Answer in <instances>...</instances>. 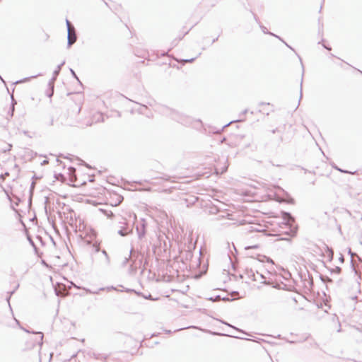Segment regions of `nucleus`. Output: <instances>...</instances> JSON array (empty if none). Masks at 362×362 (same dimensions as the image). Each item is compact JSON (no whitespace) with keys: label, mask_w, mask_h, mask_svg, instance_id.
<instances>
[{"label":"nucleus","mask_w":362,"mask_h":362,"mask_svg":"<svg viewBox=\"0 0 362 362\" xmlns=\"http://www.w3.org/2000/svg\"><path fill=\"white\" fill-rule=\"evenodd\" d=\"M160 112L163 115L182 125L189 126L192 122V119L190 117L168 106L161 107Z\"/></svg>","instance_id":"obj_1"},{"label":"nucleus","mask_w":362,"mask_h":362,"mask_svg":"<svg viewBox=\"0 0 362 362\" xmlns=\"http://www.w3.org/2000/svg\"><path fill=\"white\" fill-rule=\"evenodd\" d=\"M135 228L139 240H141L145 238L147 230V222L145 218H141L140 220L135 221Z\"/></svg>","instance_id":"obj_2"},{"label":"nucleus","mask_w":362,"mask_h":362,"mask_svg":"<svg viewBox=\"0 0 362 362\" xmlns=\"http://www.w3.org/2000/svg\"><path fill=\"white\" fill-rule=\"evenodd\" d=\"M124 226H121V228L117 230V234L122 237H125L129 234L133 233V226H129L126 224L125 220L122 223Z\"/></svg>","instance_id":"obj_3"},{"label":"nucleus","mask_w":362,"mask_h":362,"mask_svg":"<svg viewBox=\"0 0 362 362\" xmlns=\"http://www.w3.org/2000/svg\"><path fill=\"white\" fill-rule=\"evenodd\" d=\"M77 40L76 31L74 27L72 30L67 32V48H70Z\"/></svg>","instance_id":"obj_4"},{"label":"nucleus","mask_w":362,"mask_h":362,"mask_svg":"<svg viewBox=\"0 0 362 362\" xmlns=\"http://www.w3.org/2000/svg\"><path fill=\"white\" fill-rule=\"evenodd\" d=\"M64 64H65V61H63L60 64H59L57 66L56 69L53 71V75H52V78L49 81H51V83H55V81L57 80V78L58 77V76L61 71L62 67L64 65Z\"/></svg>","instance_id":"obj_5"},{"label":"nucleus","mask_w":362,"mask_h":362,"mask_svg":"<svg viewBox=\"0 0 362 362\" xmlns=\"http://www.w3.org/2000/svg\"><path fill=\"white\" fill-rule=\"evenodd\" d=\"M24 332H27V333H31V334H39L40 335V339L39 341H37V344L41 346L43 344V337H44V334L42 332H35V331H33V330H29L28 329H25L24 327H21Z\"/></svg>","instance_id":"obj_6"},{"label":"nucleus","mask_w":362,"mask_h":362,"mask_svg":"<svg viewBox=\"0 0 362 362\" xmlns=\"http://www.w3.org/2000/svg\"><path fill=\"white\" fill-rule=\"evenodd\" d=\"M90 356L96 360H101L103 361L104 362H107V360L109 355L93 352L91 354Z\"/></svg>","instance_id":"obj_7"},{"label":"nucleus","mask_w":362,"mask_h":362,"mask_svg":"<svg viewBox=\"0 0 362 362\" xmlns=\"http://www.w3.org/2000/svg\"><path fill=\"white\" fill-rule=\"evenodd\" d=\"M54 83H51V81L48 82L47 89L46 90L45 94L46 95L51 98L54 95Z\"/></svg>","instance_id":"obj_8"},{"label":"nucleus","mask_w":362,"mask_h":362,"mask_svg":"<svg viewBox=\"0 0 362 362\" xmlns=\"http://www.w3.org/2000/svg\"><path fill=\"white\" fill-rule=\"evenodd\" d=\"M18 288H19V284H18L12 291L7 292V296L6 298V300L8 303V305L11 310H12L11 305L10 303L11 298L16 293V291H17V289Z\"/></svg>","instance_id":"obj_9"},{"label":"nucleus","mask_w":362,"mask_h":362,"mask_svg":"<svg viewBox=\"0 0 362 362\" xmlns=\"http://www.w3.org/2000/svg\"><path fill=\"white\" fill-rule=\"evenodd\" d=\"M245 274L252 281H257L255 272L252 269H245Z\"/></svg>","instance_id":"obj_10"},{"label":"nucleus","mask_w":362,"mask_h":362,"mask_svg":"<svg viewBox=\"0 0 362 362\" xmlns=\"http://www.w3.org/2000/svg\"><path fill=\"white\" fill-rule=\"evenodd\" d=\"M332 168L342 173H345V174H351V175H355L357 173V171L355 170V171H350V170H341V168H340L339 167H338L336 164H332Z\"/></svg>","instance_id":"obj_11"},{"label":"nucleus","mask_w":362,"mask_h":362,"mask_svg":"<svg viewBox=\"0 0 362 362\" xmlns=\"http://www.w3.org/2000/svg\"><path fill=\"white\" fill-rule=\"evenodd\" d=\"M14 112H15V107H13V105H11L8 110V112H7V117H6V119H7L6 123L7 124L10 121L11 118L13 117Z\"/></svg>","instance_id":"obj_12"},{"label":"nucleus","mask_w":362,"mask_h":362,"mask_svg":"<svg viewBox=\"0 0 362 362\" xmlns=\"http://www.w3.org/2000/svg\"><path fill=\"white\" fill-rule=\"evenodd\" d=\"M41 75H42L41 74H38L37 75L32 76H30V77H25V78H23V79H20V80L14 82L13 84H18V83L27 82V81H29L31 78H36L38 76H41Z\"/></svg>","instance_id":"obj_13"},{"label":"nucleus","mask_w":362,"mask_h":362,"mask_svg":"<svg viewBox=\"0 0 362 362\" xmlns=\"http://www.w3.org/2000/svg\"><path fill=\"white\" fill-rule=\"evenodd\" d=\"M119 291L120 292L124 291V292L128 293H134L138 296H140L143 295V293H141V291H136V290H134L133 288H124V290H120Z\"/></svg>","instance_id":"obj_14"},{"label":"nucleus","mask_w":362,"mask_h":362,"mask_svg":"<svg viewBox=\"0 0 362 362\" xmlns=\"http://www.w3.org/2000/svg\"><path fill=\"white\" fill-rule=\"evenodd\" d=\"M99 291H107L109 292L111 291H119L120 290H118L116 287H115L113 286H106V287H101L99 288Z\"/></svg>","instance_id":"obj_15"},{"label":"nucleus","mask_w":362,"mask_h":362,"mask_svg":"<svg viewBox=\"0 0 362 362\" xmlns=\"http://www.w3.org/2000/svg\"><path fill=\"white\" fill-rule=\"evenodd\" d=\"M92 248H93V251L94 252H98L99 251H100V243L95 241V243H93L92 244Z\"/></svg>","instance_id":"obj_16"},{"label":"nucleus","mask_w":362,"mask_h":362,"mask_svg":"<svg viewBox=\"0 0 362 362\" xmlns=\"http://www.w3.org/2000/svg\"><path fill=\"white\" fill-rule=\"evenodd\" d=\"M262 283L265 285H270L272 286L273 288H278L279 289L281 287L277 284H274L272 281L270 280H268V281H266L264 280V281H262Z\"/></svg>","instance_id":"obj_17"},{"label":"nucleus","mask_w":362,"mask_h":362,"mask_svg":"<svg viewBox=\"0 0 362 362\" xmlns=\"http://www.w3.org/2000/svg\"><path fill=\"white\" fill-rule=\"evenodd\" d=\"M95 122H104L103 115L101 113H98L94 116Z\"/></svg>","instance_id":"obj_18"},{"label":"nucleus","mask_w":362,"mask_h":362,"mask_svg":"<svg viewBox=\"0 0 362 362\" xmlns=\"http://www.w3.org/2000/svg\"><path fill=\"white\" fill-rule=\"evenodd\" d=\"M101 252L103 255V256H105L106 264L109 265L110 263V259L107 251L105 250H102Z\"/></svg>","instance_id":"obj_19"},{"label":"nucleus","mask_w":362,"mask_h":362,"mask_svg":"<svg viewBox=\"0 0 362 362\" xmlns=\"http://www.w3.org/2000/svg\"><path fill=\"white\" fill-rule=\"evenodd\" d=\"M206 300H210L211 302L219 301V300H221V295H216L215 296L206 298Z\"/></svg>","instance_id":"obj_20"},{"label":"nucleus","mask_w":362,"mask_h":362,"mask_svg":"<svg viewBox=\"0 0 362 362\" xmlns=\"http://www.w3.org/2000/svg\"><path fill=\"white\" fill-rule=\"evenodd\" d=\"M320 278L323 283L332 282V280L327 276L320 275Z\"/></svg>","instance_id":"obj_21"},{"label":"nucleus","mask_w":362,"mask_h":362,"mask_svg":"<svg viewBox=\"0 0 362 362\" xmlns=\"http://www.w3.org/2000/svg\"><path fill=\"white\" fill-rule=\"evenodd\" d=\"M197 57H193L190 59H180L177 60L178 62H182V65L185 64L186 63H192L193 62Z\"/></svg>","instance_id":"obj_22"},{"label":"nucleus","mask_w":362,"mask_h":362,"mask_svg":"<svg viewBox=\"0 0 362 362\" xmlns=\"http://www.w3.org/2000/svg\"><path fill=\"white\" fill-rule=\"evenodd\" d=\"M221 300H223L224 302H231V301L235 300V298H229L228 296H221Z\"/></svg>","instance_id":"obj_23"},{"label":"nucleus","mask_w":362,"mask_h":362,"mask_svg":"<svg viewBox=\"0 0 362 362\" xmlns=\"http://www.w3.org/2000/svg\"><path fill=\"white\" fill-rule=\"evenodd\" d=\"M34 188H35V182H33L31 183V185H30V198H29V202L31 201L32 199V197H33V191L34 190Z\"/></svg>","instance_id":"obj_24"},{"label":"nucleus","mask_w":362,"mask_h":362,"mask_svg":"<svg viewBox=\"0 0 362 362\" xmlns=\"http://www.w3.org/2000/svg\"><path fill=\"white\" fill-rule=\"evenodd\" d=\"M220 322H221V323H223V324H224V325H227V326L230 327H232L233 329H235V330H237V331L241 332V331H240V329H239L238 328L235 327V326H233V325H230V323H228V322H226V321H224V320H220Z\"/></svg>","instance_id":"obj_25"},{"label":"nucleus","mask_w":362,"mask_h":362,"mask_svg":"<svg viewBox=\"0 0 362 362\" xmlns=\"http://www.w3.org/2000/svg\"><path fill=\"white\" fill-rule=\"evenodd\" d=\"M331 273L340 274L341 272V269L339 267H335L334 269H330Z\"/></svg>","instance_id":"obj_26"},{"label":"nucleus","mask_w":362,"mask_h":362,"mask_svg":"<svg viewBox=\"0 0 362 362\" xmlns=\"http://www.w3.org/2000/svg\"><path fill=\"white\" fill-rule=\"evenodd\" d=\"M66 25L67 32H69V30H72V27H74V26L72 25L71 23L68 19H66Z\"/></svg>","instance_id":"obj_27"},{"label":"nucleus","mask_w":362,"mask_h":362,"mask_svg":"<svg viewBox=\"0 0 362 362\" xmlns=\"http://www.w3.org/2000/svg\"><path fill=\"white\" fill-rule=\"evenodd\" d=\"M69 71H70V73H71V76H73V78H74L77 81H79V78H78V76L76 75L75 71L71 68L69 69Z\"/></svg>","instance_id":"obj_28"},{"label":"nucleus","mask_w":362,"mask_h":362,"mask_svg":"<svg viewBox=\"0 0 362 362\" xmlns=\"http://www.w3.org/2000/svg\"><path fill=\"white\" fill-rule=\"evenodd\" d=\"M28 240L29 241V243L33 247L34 250L36 251L37 250V247L35 245L33 239L30 236H28Z\"/></svg>","instance_id":"obj_29"},{"label":"nucleus","mask_w":362,"mask_h":362,"mask_svg":"<svg viewBox=\"0 0 362 362\" xmlns=\"http://www.w3.org/2000/svg\"><path fill=\"white\" fill-rule=\"evenodd\" d=\"M78 161H79V165H85L86 166L87 168H90V166L89 165V164L86 163L85 161H83V160H81V158L76 157V158Z\"/></svg>","instance_id":"obj_30"},{"label":"nucleus","mask_w":362,"mask_h":362,"mask_svg":"<svg viewBox=\"0 0 362 362\" xmlns=\"http://www.w3.org/2000/svg\"><path fill=\"white\" fill-rule=\"evenodd\" d=\"M259 25V28H261L262 31L264 33V34H267L269 33V30H267V28L263 25L262 24V23Z\"/></svg>","instance_id":"obj_31"},{"label":"nucleus","mask_w":362,"mask_h":362,"mask_svg":"<svg viewBox=\"0 0 362 362\" xmlns=\"http://www.w3.org/2000/svg\"><path fill=\"white\" fill-rule=\"evenodd\" d=\"M250 12L252 13L253 18H254L255 21H256V23L259 25L261 23V22H260L258 16L252 11H250Z\"/></svg>","instance_id":"obj_32"},{"label":"nucleus","mask_w":362,"mask_h":362,"mask_svg":"<svg viewBox=\"0 0 362 362\" xmlns=\"http://www.w3.org/2000/svg\"><path fill=\"white\" fill-rule=\"evenodd\" d=\"M303 79V76L302 75L300 85V98H299V102L300 101V100L302 98V96H303V93H302Z\"/></svg>","instance_id":"obj_33"},{"label":"nucleus","mask_w":362,"mask_h":362,"mask_svg":"<svg viewBox=\"0 0 362 362\" xmlns=\"http://www.w3.org/2000/svg\"><path fill=\"white\" fill-rule=\"evenodd\" d=\"M324 42V39H322L320 42H318V44H321L322 45L323 47L325 49H326L327 50H331V47L328 46V45H326L325 44L322 43Z\"/></svg>","instance_id":"obj_34"},{"label":"nucleus","mask_w":362,"mask_h":362,"mask_svg":"<svg viewBox=\"0 0 362 362\" xmlns=\"http://www.w3.org/2000/svg\"><path fill=\"white\" fill-rule=\"evenodd\" d=\"M244 120H245L244 119H237V120L231 121L228 124H225L224 126H223L222 129H223L225 127L229 126L233 122H242V121H244Z\"/></svg>","instance_id":"obj_35"},{"label":"nucleus","mask_w":362,"mask_h":362,"mask_svg":"<svg viewBox=\"0 0 362 362\" xmlns=\"http://www.w3.org/2000/svg\"><path fill=\"white\" fill-rule=\"evenodd\" d=\"M141 296H142L145 299H148V300H154V298L152 297L151 294H150V293L148 296H146L143 293V295H141Z\"/></svg>","instance_id":"obj_36"},{"label":"nucleus","mask_w":362,"mask_h":362,"mask_svg":"<svg viewBox=\"0 0 362 362\" xmlns=\"http://www.w3.org/2000/svg\"><path fill=\"white\" fill-rule=\"evenodd\" d=\"M257 248H259V245H253L246 246L245 247V250L257 249Z\"/></svg>","instance_id":"obj_37"},{"label":"nucleus","mask_w":362,"mask_h":362,"mask_svg":"<svg viewBox=\"0 0 362 362\" xmlns=\"http://www.w3.org/2000/svg\"><path fill=\"white\" fill-rule=\"evenodd\" d=\"M295 52V54H297L298 58H299V60L300 62V64H301V66H302V74L303 76L304 75V66H303V62H302V59L301 57L297 54V52H296V51L294 52Z\"/></svg>","instance_id":"obj_38"},{"label":"nucleus","mask_w":362,"mask_h":362,"mask_svg":"<svg viewBox=\"0 0 362 362\" xmlns=\"http://www.w3.org/2000/svg\"><path fill=\"white\" fill-rule=\"evenodd\" d=\"M11 98V105H13L15 107V105L17 103L16 100L13 98V93L10 94Z\"/></svg>","instance_id":"obj_39"},{"label":"nucleus","mask_w":362,"mask_h":362,"mask_svg":"<svg viewBox=\"0 0 362 362\" xmlns=\"http://www.w3.org/2000/svg\"><path fill=\"white\" fill-rule=\"evenodd\" d=\"M329 251H333L332 247H329L328 245H325V252L327 255H329Z\"/></svg>","instance_id":"obj_40"},{"label":"nucleus","mask_w":362,"mask_h":362,"mask_svg":"<svg viewBox=\"0 0 362 362\" xmlns=\"http://www.w3.org/2000/svg\"><path fill=\"white\" fill-rule=\"evenodd\" d=\"M329 257V260L332 261L334 257V251H329V255H327Z\"/></svg>","instance_id":"obj_41"},{"label":"nucleus","mask_w":362,"mask_h":362,"mask_svg":"<svg viewBox=\"0 0 362 362\" xmlns=\"http://www.w3.org/2000/svg\"><path fill=\"white\" fill-rule=\"evenodd\" d=\"M217 211H218V209H217V208H216V207H212V208H211V209H210V211H209V212H210L211 214H216V213H217Z\"/></svg>","instance_id":"obj_42"},{"label":"nucleus","mask_w":362,"mask_h":362,"mask_svg":"<svg viewBox=\"0 0 362 362\" xmlns=\"http://www.w3.org/2000/svg\"><path fill=\"white\" fill-rule=\"evenodd\" d=\"M87 293L93 294V291H91L90 288H83Z\"/></svg>","instance_id":"obj_43"},{"label":"nucleus","mask_w":362,"mask_h":362,"mask_svg":"<svg viewBox=\"0 0 362 362\" xmlns=\"http://www.w3.org/2000/svg\"><path fill=\"white\" fill-rule=\"evenodd\" d=\"M128 262H129V258L125 257L124 261H123V262H122V265L125 266Z\"/></svg>","instance_id":"obj_44"},{"label":"nucleus","mask_w":362,"mask_h":362,"mask_svg":"<svg viewBox=\"0 0 362 362\" xmlns=\"http://www.w3.org/2000/svg\"><path fill=\"white\" fill-rule=\"evenodd\" d=\"M54 124V117H52L49 122V125L52 126Z\"/></svg>","instance_id":"obj_45"},{"label":"nucleus","mask_w":362,"mask_h":362,"mask_svg":"<svg viewBox=\"0 0 362 362\" xmlns=\"http://www.w3.org/2000/svg\"><path fill=\"white\" fill-rule=\"evenodd\" d=\"M339 260L341 262H342V263L344 262V256H343L341 254L340 255V257H339Z\"/></svg>","instance_id":"obj_46"},{"label":"nucleus","mask_w":362,"mask_h":362,"mask_svg":"<svg viewBox=\"0 0 362 362\" xmlns=\"http://www.w3.org/2000/svg\"><path fill=\"white\" fill-rule=\"evenodd\" d=\"M284 45L288 47L289 49H291V50H293V52H295V49L291 47L288 44H287L286 42H284Z\"/></svg>","instance_id":"obj_47"},{"label":"nucleus","mask_w":362,"mask_h":362,"mask_svg":"<svg viewBox=\"0 0 362 362\" xmlns=\"http://www.w3.org/2000/svg\"><path fill=\"white\" fill-rule=\"evenodd\" d=\"M248 112V110L247 109L244 110L240 115V117L242 116V115H245L247 112Z\"/></svg>","instance_id":"obj_48"},{"label":"nucleus","mask_w":362,"mask_h":362,"mask_svg":"<svg viewBox=\"0 0 362 362\" xmlns=\"http://www.w3.org/2000/svg\"><path fill=\"white\" fill-rule=\"evenodd\" d=\"M279 132V130L278 128H276V129H274L272 130V134H275V133Z\"/></svg>","instance_id":"obj_49"},{"label":"nucleus","mask_w":362,"mask_h":362,"mask_svg":"<svg viewBox=\"0 0 362 362\" xmlns=\"http://www.w3.org/2000/svg\"><path fill=\"white\" fill-rule=\"evenodd\" d=\"M283 214H284V215H285V216H286L291 217V213H289V212H285V211H284V212H283Z\"/></svg>","instance_id":"obj_50"},{"label":"nucleus","mask_w":362,"mask_h":362,"mask_svg":"<svg viewBox=\"0 0 362 362\" xmlns=\"http://www.w3.org/2000/svg\"><path fill=\"white\" fill-rule=\"evenodd\" d=\"M256 273L257 275H259V276L262 279H265V277L262 274H259L258 272H257Z\"/></svg>","instance_id":"obj_51"},{"label":"nucleus","mask_w":362,"mask_h":362,"mask_svg":"<svg viewBox=\"0 0 362 362\" xmlns=\"http://www.w3.org/2000/svg\"><path fill=\"white\" fill-rule=\"evenodd\" d=\"M269 105V103H264V102H261V103H259V106H262V105Z\"/></svg>","instance_id":"obj_52"},{"label":"nucleus","mask_w":362,"mask_h":362,"mask_svg":"<svg viewBox=\"0 0 362 362\" xmlns=\"http://www.w3.org/2000/svg\"><path fill=\"white\" fill-rule=\"evenodd\" d=\"M47 163H48V160H44L42 162L41 165H46V164H47Z\"/></svg>","instance_id":"obj_53"},{"label":"nucleus","mask_w":362,"mask_h":362,"mask_svg":"<svg viewBox=\"0 0 362 362\" xmlns=\"http://www.w3.org/2000/svg\"><path fill=\"white\" fill-rule=\"evenodd\" d=\"M100 291H99V288L97 291H93V294H98Z\"/></svg>","instance_id":"obj_54"},{"label":"nucleus","mask_w":362,"mask_h":362,"mask_svg":"<svg viewBox=\"0 0 362 362\" xmlns=\"http://www.w3.org/2000/svg\"><path fill=\"white\" fill-rule=\"evenodd\" d=\"M350 298H351V300H356V299H357V296H350Z\"/></svg>","instance_id":"obj_55"},{"label":"nucleus","mask_w":362,"mask_h":362,"mask_svg":"<svg viewBox=\"0 0 362 362\" xmlns=\"http://www.w3.org/2000/svg\"><path fill=\"white\" fill-rule=\"evenodd\" d=\"M274 37L276 38L279 39V40H282V38L280 36L277 35H275Z\"/></svg>","instance_id":"obj_56"},{"label":"nucleus","mask_w":362,"mask_h":362,"mask_svg":"<svg viewBox=\"0 0 362 362\" xmlns=\"http://www.w3.org/2000/svg\"><path fill=\"white\" fill-rule=\"evenodd\" d=\"M218 36L217 37H216V38H214V40H212L211 43L212 44L214 43L215 42H216L218 40Z\"/></svg>","instance_id":"obj_57"},{"label":"nucleus","mask_w":362,"mask_h":362,"mask_svg":"<svg viewBox=\"0 0 362 362\" xmlns=\"http://www.w3.org/2000/svg\"><path fill=\"white\" fill-rule=\"evenodd\" d=\"M267 35H272V36L274 37V35H275L276 34H274V33H272V32L269 31V33H267Z\"/></svg>","instance_id":"obj_58"},{"label":"nucleus","mask_w":362,"mask_h":362,"mask_svg":"<svg viewBox=\"0 0 362 362\" xmlns=\"http://www.w3.org/2000/svg\"><path fill=\"white\" fill-rule=\"evenodd\" d=\"M309 285L312 287L313 286V282L312 281H310Z\"/></svg>","instance_id":"obj_59"},{"label":"nucleus","mask_w":362,"mask_h":362,"mask_svg":"<svg viewBox=\"0 0 362 362\" xmlns=\"http://www.w3.org/2000/svg\"><path fill=\"white\" fill-rule=\"evenodd\" d=\"M267 262H273L272 259L271 258H269V257L267 258Z\"/></svg>","instance_id":"obj_60"},{"label":"nucleus","mask_w":362,"mask_h":362,"mask_svg":"<svg viewBox=\"0 0 362 362\" xmlns=\"http://www.w3.org/2000/svg\"><path fill=\"white\" fill-rule=\"evenodd\" d=\"M78 84L81 86V87H83V83H81V81L79 80V81H78Z\"/></svg>","instance_id":"obj_61"},{"label":"nucleus","mask_w":362,"mask_h":362,"mask_svg":"<svg viewBox=\"0 0 362 362\" xmlns=\"http://www.w3.org/2000/svg\"><path fill=\"white\" fill-rule=\"evenodd\" d=\"M69 170H75L76 169H75V168H74V167H69Z\"/></svg>","instance_id":"obj_62"},{"label":"nucleus","mask_w":362,"mask_h":362,"mask_svg":"<svg viewBox=\"0 0 362 362\" xmlns=\"http://www.w3.org/2000/svg\"><path fill=\"white\" fill-rule=\"evenodd\" d=\"M226 141V138H225V137H223V138L221 140V143H223V141Z\"/></svg>","instance_id":"obj_63"},{"label":"nucleus","mask_w":362,"mask_h":362,"mask_svg":"<svg viewBox=\"0 0 362 362\" xmlns=\"http://www.w3.org/2000/svg\"><path fill=\"white\" fill-rule=\"evenodd\" d=\"M173 43L176 45H177V40H174V41L173 42Z\"/></svg>","instance_id":"obj_64"}]
</instances>
